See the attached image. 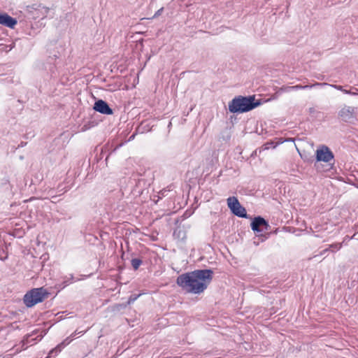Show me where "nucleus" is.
<instances>
[{
	"mask_svg": "<svg viewBox=\"0 0 358 358\" xmlns=\"http://www.w3.org/2000/svg\"><path fill=\"white\" fill-rule=\"evenodd\" d=\"M211 269H198L182 273L176 279L177 285L187 293L200 294L208 287L213 279Z\"/></svg>",
	"mask_w": 358,
	"mask_h": 358,
	"instance_id": "1",
	"label": "nucleus"
},
{
	"mask_svg": "<svg viewBox=\"0 0 358 358\" xmlns=\"http://www.w3.org/2000/svg\"><path fill=\"white\" fill-rule=\"evenodd\" d=\"M152 181L150 171H144L143 173H134L128 179L127 184L124 187L134 194H141L145 189L150 186Z\"/></svg>",
	"mask_w": 358,
	"mask_h": 358,
	"instance_id": "2",
	"label": "nucleus"
},
{
	"mask_svg": "<svg viewBox=\"0 0 358 358\" xmlns=\"http://www.w3.org/2000/svg\"><path fill=\"white\" fill-rule=\"evenodd\" d=\"M261 104L255 96H238L229 103V110L232 113H243L253 110Z\"/></svg>",
	"mask_w": 358,
	"mask_h": 358,
	"instance_id": "3",
	"label": "nucleus"
},
{
	"mask_svg": "<svg viewBox=\"0 0 358 358\" xmlns=\"http://www.w3.org/2000/svg\"><path fill=\"white\" fill-rule=\"evenodd\" d=\"M50 293L44 287L33 288L27 292L23 298L25 306L31 308L48 297Z\"/></svg>",
	"mask_w": 358,
	"mask_h": 358,
	"instance_id": "4",
	"label": "nucleus"
},
{
	"mask_svg": "<svg viewBox=\"0 0 358 358\" xmlns=\"http://www.w3.org/2000/svg\"><path fill=\"white\" fill-rule=\"evenodd\" d=\"M315 157L317 162L329 163L334 159V155L329 147L322 145L319 146L316 150Z\"/></svg>",
	"mask_w": 358,
	"mask_h": 358,
	"instance_id": "5",
	"label": "nucleus"
},
{
	"mask_svg": "<svg viewBox=\"0 0 358 358\" xmlns=\"http://www.w3.org/2000/svg\"><path fill=\"white\" fill-rule=\"evenodd\" d=\"M250 227L252 231L257 233L266 232L270 228L268 222L261 216L255 217L252 220Z\"/></svg>",
	"mask_w": 358,
	"mask_h": 358,
	"instance_id": "6",
	"label": "nucleus"
},
{
	"mask_svg": "<svg viewBox=\"0 0 358 358\" xmlns=\"http://www.w3.org/2000/svg\"><path fill=\"white\" fill-rule=\"evenodd\" d=\"M93 109L103 115H112L113 113V110L109 106L108 103L102 99H99L95 101Z\"/></svg>",
	"mask_w": 358,
	"mask_h": 358,
	"instance_id": "7",
	"label": "nucleus"
},
{
	"mask_svg": "<svg viewBox=\"0 0 358 358\" xmlns=\"http://www.w3.org/2000/svg\"><path fill=\"white\" fill-rule=\"evenodd\" d=\"M338 116L344 122H351L355 118V108L344 106L338 112Z\"/></svg>",
	"mask_w": 358,
	"mask_h": 358,
	"instance_id": "8",
	"label": "nucleus"
},
{
	"mask_svg": "<svg viewBox=\"0 0 358 358\" xmlns=\"http://www.w3.org/2000/svg\"><path fill=\"white\" fill-rule=\"evenodd\" d=\"M17 23V20L10 16L8 13L4 12L0 13V24L13 29Z\"/></svg>",
	"mask_w": 358,
	"mask_h": 358,
	"instance_id": "9",
	"label": "nucleus"
},
{
	"mask_svg": "<svg viewBox=\"0 0 358 358\" xmlns=\"http://www.w3.org/2000/svg\"><path fill=\"white\" fill-rule=\"evenodd\" d=\"M35 334V332L33 331L31 334H27L23 340L22 341V348L23 350L27 349V346L34 345L36 341H40L42 338V336H40L39 338H38V336H36V338H32V336Z\"/></svg>",
	"mask_w": 358,
	"mask_h": 358,
	"instance_id": "10",
	"label": "nucleus"
},
{
	"mask_svg": "<svg viewBox=\"0 0 358 358\" xmlns=\"http://www.w3.org/2000/svg\"><path fill=\"white\" fill-rule=\"evenodd\" d=\"M61 61V55L53 54L50 55L48 59V63L50 65L49 69L50 71L54 72V68L57 69V65L59 64Z\"/></svg>",
	"mask_w": 358,
	"mask_h": 358,
	"instance_id": "11",
	"label": "nucleus"
},
{
	"mask_svg": "<svg viewBox=\"0 0 358 358\" xmlns=\"http://www.w3.org/2000/svg\"><path fill=\"white\" fill-rule=\"evenodd\" d=\"M234 215L238 217L248 218L245 208L241 204L237 206L234 211L231 212Z\"/></svg>",
	"mask_w": 358,
	"mask_h": 358,
	"instance_id": "12",
	"label": "nucleus"
},
{
	"mask_svg": "<svg viewBox=\"0 0 358 358\" xmlns=\"http://www.w3.org/2000/svg\"><path fill=\"white\" fill-rule=\"evenodd\" d=\"M72 339L73 338H71L70 337H69L66 340H64L63 342L58 344L55 348H53L52 350H54V352H55L54 356H57L65 346H66L71 342Z\"/></svg>",
	"mask_w": 358,
	"mask_h": 358,
	"instance_id": "13",
	"label": "nucleus"
},
{
	"mask_svg": "<svg viewBox=\"0 0 358 358\" xmlns=\"http://www.w3.org/2000/svg\"><path fill=\"white\" fill-rule=\"evenodd\" d=\"M240 204L238 199L235 196H230L227 199V205L231 212Z\"/></svg>",
	"mask_w": 358,
	"mask_h": 358,
	"instance_id": "14",
	"label": "nucleus"
},
{
	"mask_svg": "<svg viewBox=\"0 0 358 358\" xmlns=\"http://www.w3.org/2000/svg\"><path fill=\"white\" fill-rule=\"evenodd\" d=\"M328 85L327 83H316L313 85H296V86H294L292 87V88H296V89H308V88H312L313 87H315V86H320V87H323V86H325Z\"/></svg>",
	"mask_w": 358,
	"mask_h": 358,
	"instance_id": "15",
	"label": "nucleus"
},
{
	"mask_svg": "<svg viewBox=\"0 0 358 358\" xmlns=\"http://www.w3.org/2000/svg\"><path fill=\"white\" fill-rule=\"evenodd\" d=\"M342 247V244L341 243H334V244H331L329 245V248L324 250L323 251V252H322V254H324V252L326 251H328V250H331L332 252H336L338 250H339Z\"/></svg>",
	"mask_w": 358,
	"mask_h": 358,
	"instance_id": "16",
	"label": "nucleus"
},
{
	"mask_svg": "<svg viewBox=\"0 0 358 358\" xmlns=\"http://www.w3.org/2000/svg\"><path fill=\"white\" fill-rule=\"evenodd\" d=\"M131 266L134 270H137L142 264V261L140 259L134 258L131 261Z\"/></svg>",
	"mask_w": 358,
	"mask_h": 358,
	"instance_id": "17",
	"label": "nucleus"
},
{
	"mask_svg": "<svg viewBox=\"0 0 358 358\" xmlns=\"http://www.w3.org/2000/svg\"><path fill=\"white\" fill-rule=\"evenodd\" d=\"M169 189H163L161 191L158 192L157 195V200L155 201V203H157L159 199H162L163 197H165L168 195V192H169Z\"/></svg>",
	"mask_w": 358,
	"mask_h": 358,
	"instance_id": "18",
	"label": "nucleus"
},
{
	"mask_svg": "<svg viewBox=\"0 0 358 358\" xmlns=\"http://www.w3.org/2000/svg\"><path fill=\"white\" fill-rule=\"evenodd\" d=\"M38 11L41 13V14H42L41 18L43 19L45 16V15L48 13V12L49 11V8L47 7H45V6H39V8L38 9Z\"/></svg>",
	"mask_w": 358,
	"mask_h": 358,
	"instance_id": "19",
	"label": "nucleus"
},
{
	"mask_svg": "<svg viewBox=\"0 0 358 358\" xmlns=\"http://www.w3.org/2000/svg\"><path fill=\"white\" fill-rule=\"evenodd\" d=\"M343 93L346 94L355 96V95L358 94V89L352 88V90H343Z\"/></svg>",
	"mask_w": 358,
	"mask_h": 358,
	"instance_id": "20",
	"label": "nucleus"
},
{
	"mask_svg": "<svg viewBox=\"0 0 358 358\" xmlns=\"http://www.w3.org/2000/svg\"><path fill=\"white\" fill-rule=\"evenodd\" d=\"M328 85H327L326 86H329L331 87H333L337 90H340L341 92H343V90H345V89H343V87L341 86V85H334V84H329L327 83Z\"/></svg>",
	"mask_w": 358,
	"mask_h": 358,
	"instance_id": "21",
	"label": "nucleus"
},
{
	"mask_svg": "<svg viewBox=\"0 0 358 358\" xmlns=\"http://www.w3.org/2000/svg\"><path fill=\"white\" fill-rule=\"evenodd\" d=\"M74 279V277L73 275H70V277L64 281L63 284V287H65L66 286L69 285V284H71L72 282V281Z\"/></svg>",
	"mask_w": 358,
	"mask_h": 358,
	"instance_id": "22",
	"label": "nucleus"
},
{
	"mask_svg": "<svg viewBox=\"0 0 358 358\" xmlns=\"http://www.w3.org/2000/svg\"><path fill=\"white\" fill-rule=\"evenodd\" d=\"M276 144L274 142H268L264 145V149H269L271 148H275L276 147Z\"/></svg>",
	"mask_w": 358,
	"mask_h": 358,
	"instance_id": "23",
	"label": "nucleus"
},
{
	"mask_svg": "<svg viewBox=\"0 0 358 358\" xmlns=\"http://www.w3.org/2000/svg\"><path fill=\"white\" fill-rule=\"evenodd\" d=\"M1 185L5 187V189H8L9 187V180L7 178H4L1 180Z\"/></svg>",
	"mask_w": 358,
	"mask_h": 358,
	"instance_id": "24",
	"label": "nucleus"
},
{
	"mask_svg": "<svg viewBox=\"0 0 358 358\" xmlns=\"http://www.w3.org/2000/svg\"><path fill=\"white\" fill-rule=\"evenodd\" d=\"M138 296H131L128 300V303L130 304L131 303H134L138 298Z\"/></svg>",
	"mask_w": 358,
	"mask_h": 358,
	"instance_id": "25",
	"label": "nucleus"
},
{
	"mask_svg": "<svg viewBox=\"0 0 358 358\" xmlns=\"http://www.w3.org/2000/svg\"><path fill=\"white\" fill-rule=\"evenodd\" d=\"M55 355V352L52 350V349L49 352L47 358H55L56 356Z\"/></svg>",
	"mask_w": 358,
	"mask_h": 358,
	"instance_id": "26",
	"label": "nucleus"
},
{
	"mask_svg": "<svg viewBox=\"0 0 358 358\" xmlns=\"http://www.w3.org/2000/svg\"><path fill=\"white\" fill-rule=\"evenodd\" d=\"M162 10H163V8H162L159 9V10H158L155 13V15H154V17H157V16L160 15H161V13H162Z\"/></svg>",
	"mask_w": 358,
	"mask_h": 358,
	"instance_id": "27",
	"label": "nucleus"
},
{
	"mask_svg": "<svg viewBox=\"0 0 358 358\" xmlns=\"http://www.w3.org/2000/svg\"><path fill=\"white\" fill-rule=\"evenodd\" d=\"M85 333V331H79L78 332L77 331H76L72 335H71V337H74L75 336H77V335H83V334Z\"/></svg>",
	"mask_w": 358,
	"mask_h": 358,
	"instance_id": "28",
	"label": "nucleus"
},
{
	"mask_svg": "<svg viewBox=\"0 0 358 358\" xmlns=\"http://www.w3.org/2000/svg\"><path fill=\"white\" fill-rule=\"evenodd\" d=\"M190 213L188 211L185 212V213L182 215L183 220L187 218L190 216Z\"/></svg>",
	"mask_w": 358,
	"mask_h": 358,
	"instance_id": "29",
	"label": "nucleus"
},
{
	"mask_svg": "<svg viewBox=\"0 0 358 358\" xmlns=\"http://www.w3.org/2000/svg\"><path fill=\"white\" fill-rule=\"evenodd\" d=\"M134 138V135L133 134L129 137V141L132 140Z\"/></svg>",
	"mask_w": 358,
	"mask_h": 358,
	"instance_id": "30",
	"label": "nucleus"
}]
</instances>
